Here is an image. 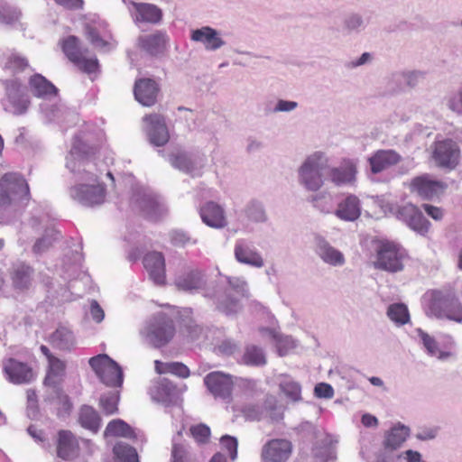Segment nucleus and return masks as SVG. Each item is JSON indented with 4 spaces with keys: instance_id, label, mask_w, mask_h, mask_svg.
I'll use <instances>...</instances> for the list:
<instances>
[{
    "instance_id": "obj_59",
    "label": "nucleus",
    "mask_w": 462,
    "mask_h": 462,
    "mask_svg": "<svg viewBox=\"0 0 462 462\" xmlns=\"http://www.w3.org/2000/svg\"><path fill=\"white\" fill-rule=\"evenodd\" d=\"M171 242L176 245H184L189 242V237L182 232L174 231L171 235Z\"/></svg>"
},
{
    "instance_id": "obj_49",
    "label": "nucleus",
    "mask_w": 462,
    "mask_h": 462,
    "mask_svg": "<svg viewBox=\"0 0 462 462\" xmlns=\"http://www.w3.org/2000/svg\"><path fill=\"white\" fill-rule=\"evenodd\" d=\"M165 367H167L168 373L175 374L179 377L187 378L189 376V368L182 363H178V362L167 363L165 365Z\"/></svg>"
},
{
    "instance_id": "obj_15",
    "label": "nucleus",
    "mask_w": 462,
    "mask_h": 462,
    "mask_svg": "<svg viewBox=\"0 0 462 462\" xmlns=\"http://www.w3.org/2000/svg\"><path fill=\"white\" fill-rule=\"evenodd\" d=\"M398 216L412 229L425 233L429 231L430 222L423 216L421 211L412 204H406L398 209Z\"/></svg>"
},
{
    "instance_id": "obj_35",
    "label": "nucleus",
    "mask_w": 462,
    "mask_h": 462,
    "mask_svg": "<svg viewBox=\"0 0 462 462\" xmlns=\"http://www.w3.org/2000/svg\"><path fill=\"white\" fill-rule=\"evenodd\" d=\"M51 341L60 349H70L74 344L73 333L67 328H59L51 335Z\"/></svg>"
},
{
    "instance_id": "obj_18",
    "label": "nucleus",
    "mask_w": 462,
    "mask_h": 462,
    "mask_svg": "<svg viewBox=\"0 0 462 462\" xmlns=\"http://www.w3.org/2000/svg\"><path fill=\"white\" fill-rule=\"evenodd\" d=\"M159 88L152 79H140L135 81L134 93L136 100L146 106L155 104Z\"/></svg>"
},
{
    "instance_id": "obj_25",
    "label": "nucleus",
    "mask_w": 462,
    "mask_h": 462,
    "mask_svg": "<svg viewBox=\"0 0 462 462\" xmlns=\"http://www.w3.org/2000/svg\"><path fill=\"white\" fill-rule=\"evenodd\" d=\"M236 259L242 263L254 267H263V260L259 253L247 246L243 241H237L235 246Z\"/></svg>"
},
{
    "instance_id": "obj_53",
    "label": "nucleus",
    "mask_w": 462,
    "mask_h": 462,
    "mask_svg": "<svg viewBox=\"0 0 462 462\" xmlns=\"http://www.w3.org/2000/svg\"><path fill=\"white\" fill-rule=\"evenodd\" d=\"M172 462H187V452L180 444H174L171 451Z\"/></svg>"
},
{
    "instance_id": "obj_23",
    "label": "nucleus",
    "mask_w": 462,
    "mask_h": 462,
    "mask_svg": "<svg viewBox=\"0 0 462 462\" xmlns=\"http://www.w3.org/2000/svg\"><path fill=\"white\" fill-rule=\"evenodd\" d=\"M191 40L202 42L207 50L215 51L222 47L225 42L218 36L217 32L208 26L194 30Z\"/></svg>"
},
{
    "instance_id": "obj_42",
    "label": "nucleus",
    "mask_w": 462,
    "mask_h": 462,
    "mask_svg": "<svg viewBox=\"0 0 462 462\" xmlns=\"http://www.w3.org/2000/svg\"><path fill=\"white\" fill-rule=\"evenodd\" d=\"M28 65V60L24 57L12 53L7 57L5 68L9 69L12 73H17L23 71Z\"/></svg>"
},
{
    "instance_id": "obj_22",
    "label": "nucleus",
    "mask_w": 462,
    "mask_h": 462,
    "mask_svg": "<svg viewBox=\"0 0 462 462\" xmlns=\"http://www.w3.org/2000/svg\"><path fill=\"white\" fill-rule=\"evenodd\" d=\"M356 168L350 160H344L341 166L328 169V176L330 180L339 186L352 183L356 180Z\"/></svg>"
},
{
    "instance_id": "obj_12",
    "label": "nucleus",
    "mask_w": 462,
    "mask_h": 462,
    "mask_svg": "<svg viewBox=\"0 0 462 462\" xmlns=\"http://www.w3.org/2000/svg\"><path fill=\"white\" fill-rule=\"evenodd\" d=\"M56 454L63 460H73L79 455V442L76 435L69 430H60L57 432Z\"/></svg>"
},
{
    "instance_id": "obj_60",
    "label": "nucleus",
    "mask_w": 462,
    "mask_h": 462,
    "mask_svg": "<svg viewBox=\"0 0 462 462\" xmlns=\"http://www.w3.org/2000/svg\"><path fill=\"white\" fill-rule=\"evenodd\" d=\"M419 336L420 337L424 346L428 350L429 353H433V340L432 338L424 333L421 329H418Z\"/></svg>"
},
{
    "instance_id": "obj_14",
    "label": "nucleus",
    "mask_w": 462,
    "mask_h": 462,
    "mask_svg": "<svg viewBox=\"0 0 462 462\" xmlns=\"http://www.w3.org/2000/svg\"><path fill=\"white\" fill-rule=\"evenodd\" d=\"M143 266L155 284L164 285L166 282L165 259L160 252H150L143 260Z\"/></svg>"
},
{
    "instance_id": "obj_55",
    "label": "nucleus",
    "mask_w": 462,
    "mask_h": 462,
    "mask_svg": "<svg viewBox=\"0 0 462 462\" xmlns=\"http://www.w3.org/2000/svg\"><path fill=\"white\" fill-rule=\"evenodd\" d=\"M399 459H404L405 462H420L421 456L418 451L411 449L406 450L398 456Z\"/></svg>"
},
{
    "instance_id": "obj_2",
    "label": "nucleus",
    "mask_w": 462,
    "mask_h": 462,
    "mask_svg": "<svg viewBox=\"0 0 462 462\" xmlns=\"http://www.w3.org/2000/svg\"><path fill=\"white\" fill-rule=\"evenodd\" d=\"M60 48L68 60L82 72L91 74L97 72L99 62L96 57L87 58L88 49H82L77 36L69 35L60 42Z\"/></svg>"
},
{
    "instance_id": "obj_9",
    "label": "nucleus",
    "mask_w": 462,
    "mask_h": 462,
    "mask_svg": "<svg viewBox=\"0 0 462 462\" xmlns=\"http://www.w3.org/2000/svg\"><path fill=\"white\" fill-rule=\"evenodd\" d=\"M70 197L83 206L93 207L102 204L106 197V189L103 184H79L70 189Z\"/></svg>"
},
{
    "instance_id": "obj_64",
    "label": "nucleus",
    "mask_w": 462,
    "mask_h": 462,
    "mask_svg": "<svg viewBox=\"0 0 462 462\" xmlns=\"http://www.w3.org/2000/svg\"><path fill=\"white\" fill-rule=\"evenodd\" d=\"M28 433L36 440L43 441L44 433L41 430H37L34 426H30L28 428Z\"/></svg>"
},
{
    "instance_id": "obj_21",
    "label": "nucleus",
    "mask_w": 462,
    "mask_h": 462,
    "mask_svg": "<svg viewBox=\"0 0 462 462\" xmlns=\"http://www.w3.org/2000/svg\"><path fill=\"white\" fill-rule=\"evenodd\" d=\"M132 5L134 8L135 23L156 24L162 20V11L155 5L133 2Z\"/></svg>"
},
{
    "instance_id": "obj_26",
    "label": "nucleus",
    "mask_w": 462,
    "mask_h": 462,
    "mask_svg": "<svg viewBox=\"0 0 462 462\" xmlns=\"http://www.w3.org/2000/svg\"><path fill=\"white\" fill-rule=\"evenodd\" d=\"M32 93L37 97H54L58 94V88L41 74H35L29 79Z\"/></svg>"
},
{
    "instance_id": "obj_17",
    "label": "nucleus",
    "mask_w": 462,
    "mask_h": 462,
    "mask_svg": "<svg viewBox=\"0 0 462 462\" xmlns=\"http://www.w3.org/2000/svg\"><path fill=\"white\" fill-rule=\"evenodd\" d=\"M33 268L25 263H14L10 272V279L14 290L19 291H28L33 282Z\"/></svg>"
},
{
    "instance_id": "obj_27",
    "label": "nucleus",
    "mask_w": 462,
    "mask_h": 462,
    "mask_svg": "<svg viewBox=\"0 0 462 462\" xmlns=\"http://www.w3.org/2000/svg\"><path fill=\"white\" fill-rule=\"evenodd\" d=\"M78 421L82 428L93 433H97L101 426V418L98 412L89 405L80 407Z\"/></svg>"
},
{
    "instance_id": "obj_1",
    "label": "nucleus",
    "mask_w": 462,
    "mask_h": 462,
    "mask_svg": "<svg viewBox=\"0 0 462 462\" xmlns=\"http://www.w3.org/2000/svg\"><path fill=\"white\" fill-rule=\"evenodd\" d=\"M328 159L323 153L310 155L299 170L300 183L309 190L319 189L324 183L323 173L328 172Z\"/></svg>"
},
{
    "instance_id": "obj_34",
    "label": "nucleus",
    "mask_w": 462,
    "mask_h": 462,
    "mask_svg": "<svg viewBox=\"0 0 462 462\" xmlns=\"http://www.w3.org/2000/svg\"><path fill=\"white\" fill-rule=\"evenodd\" d=\"M319 255L325 263L331 265H343L345 263L343 254L328 243L319 245Z\"/></svg>"
},
{
    "instance_id": "obj_13",
    "label": "nucleus",
    "mask_w": 462,
    "mask_h": 462,
    "mask_svg": "<svg viewBox=\"0 0 462 462\" xmlns=\"http://www.w3.org/2000/svg\"><path fill=\"white\" fill-rule=\"evenodd\" d=\"M143 121L148 125L147 134L150 142L156 146H163L169 141L170 134L164 117L158 114L147 115Z\"/></svg>"
},
{
    "instance_id": "obj_16",
    "label": "nucleus",
    "mask_w": 462,
    "mask_h": 462,
    "mask_svg": "<svg viewBox=\"0 0 462 462\" xmlns=\"http://www.w3.org/2000/svg\"><path fill=\"white\" fill-rule=\"evenodd\" d=\"M4 372L8 380L15 384L28 383L33 377L32 368L14 358H9L4 363Z\"/></svg>"
},
{
    "instance_id": "obj_61",
    "label": "nucleus",
    "mask_w": 462,
    "mask_h": 462,
    "mask_svg": "<svg viewBox=\"0 0 462 462\" xmlns=\"http://www.w3.org/2000/svg\"><path fill=\"white\" fill-rule=\"evenodd\" d=\"M297 106V103L293 101L280 100L276 106V111H291Z\"/></svg>"
},
{
    "instance_id": "obj_36",
    "label": "nucleus",
    "mask_w": 462,
    "mask_h": 462,
    "mask_svg": "<svg viewBox=\"0 0 462 462\" xmlns=\"http://www.w3.org/2000/svg\"><path fill=\"white\" fill-rule=\"evenodd\" d=\"M388 318L398 326L407 324L410 321L408 308L403 303H393L388 307Z\"/></svg>"
},
{
    "instance_id": "obj_3",
    "label": "nucleus",
    "mask_w": 462,
    "mask_h": 462,
    "mask_svg": "<svg viewBox=\"0 0 462 462\" xmlns=\"http://www.w3.org/2000/svg\"><path fill=\"white\" fill-rule=\"evenodd\" d=\"M30 198V188L23 176L17 172H7L0 177V207L11 205L14 199Z\"/></svg>"
},
{
    "instance_id": "obj_37",
    "label": "nucleus",
    "mask_w": 462,
    "mask_h": 462,
    "mask_svg": "<svg viewBox=\"0 0 462 462\" xmlns=\"http://www.w3.org/2000/svg\"><path fill=\"white\" fill-rule=\"evenodd\" d=\"M142 209L144 217L152 222L158 221L166 212L162 204L152 199L143 202Z\"/></svg>"
},
{
    "instance_id": "obj_47",
    "label": "nucleus",
    "mask_w": 462,
    "mask_h": 462,
    "mask_svg": "<svg viewBox=\"0 0 462 462\" xmlns=\"http://www.w3.org/2000/svg\"><path fill=\"white\" fill-rule=\"evenodd\" d=\"M222 448L227 452L232 460L237 457V440L231 436H224L220 439Z\"/></svg>"
},
{
    "instance_id": "obj_20",
    "label": "nucleus",
    "mask_w": 462,
    "mask_h": 462,
    "mask_svg": "<svg viewBox=\"0 0 462 462\" xmlns=\"http://www.w3.org/2000/svg\"><path fill=\"white\" fill-rule=\"evenodd\" d=\"M401 155L394 150H378L370 158L373 173H379L401 162Z\"/></svg>"
},
{
    "instance_id": "obj_56",
    "label": "nucleus",
    "mask_w": 462,
    "mask_h": 462,
    "mask_svg": "<svg viewBox=\"0 0 462 462\" xmlns=\"http://www.w3.org/2000/svg\"><path fill=\"white\" fill-rule=\"evenodd\" d=\"M218 308L223 312L229 314L237 310L238 302L236 300L227 299L226 301H222Z\"/></svg>"
},
{
    "instance_id": "obj_63",
    "label": "nucleus",
    "mask_w": 462,
    "mask_h": 462,
    "mask_svg": "<svg viewBox=\"0 0 462 462\" xmlns=\"http://www.w3.org/2000/svg\"><path fill=\"white\" fill-rule=\"evenodd\" d=\"M26 397H27V402L28 405L32 408H34L37 406L38 399L37 394L34 390L29 389L26 392Z\"/></svg>"
},
{
    "instance_id": "obj_46",
    "label": "nucleus",
    "mask_w": 462,
    "mask_h": 462,
    "mask_svg": "<svg viewBox=\"0 0 462 462\" xmlns=\"http://www.w3.org/2000/svg\"><path fill=\"white\" fill-rule=\"evenodd\" d=\"M190 434L199 443H207L210 437V429L205 424L194 425L190 428Z\"/></svg>"
},
{
    "instance_id": "obj_8",
    "label": "nucleus",
    "mask_w": 462,
    "mask_h": 462,
    "mask_svg": "<svg viewBox=\"0 0 462 462\" xmlns=\"http://www.w3.org/2000/svg\"><path fill=\"white\" fill-rule=\"evenodd\" d=\"M174 331L172 320L164 315H160L148 326L146 337L151 344L160 347L173 337Z\"/></svg>"
},
{
    "instance_id": "obj_4",
    "label": "nucleus",
    "mask_w": 462,
    "mask_h": 462,
    "mask_svg": "<svg viewBox=\"0 0 462 462\" xmlns=\"http://www.w3.org/2000/svg\"><path fill=\"white\" fill-rule=\"evenodd\" d=\"M88 364L101 382L106 385L116 387L122 384V369L107 355L100 354L93 356L89 359Z\"/></svg>"
},
{
    "instance_id": "obj_51",
    "label": "nucleus",
    "mask_w": 462,
    "mask_h": 462,
    "mask_svg": "<svg viewBox=\"0 0 462 462\" xmlns=\"http://www.w3.org/2000/svg\"><path fill=\"white\" fill-rule=\"evenodd\" d=\"M97 149L94 147H87L80 140H75L72 149L70 151L71 155H90L95 154Z\"/></svg>"
},
{
    "instance_id": "obj_62",
    "label": "nucleus",
    "mask_w": 462,
    "mask_h": 462,
    "mask_svg": "<svg viewBox=\"0 0 462 462\" xmlns=\"http://www.w3.org/2000/svg\"><path fill=\"white\" fill-rule=\"evenodd\" d=\"M361 420L365 427H374L377 426L378 424V420L376 419V417L371 414L363 415Z\"/></svg>"
},
{
    "instance_id": "obj_39",
    "label": "nucleus",
    "mask_w": 462,
    "mask_h": 462,
    "mask_svg": "<svg viewBox=\"0 0 462 462\" xmlns=\"http://www.w3.org/2000/svg\"><path fill=\"white\" fill-rule=\"evenodd\" d=\"M243 362L247 365H263L266 364V358L260 347L251 346L246 347L243 356Z\"/></svg>"
},
{
    "instance_id": "obj_7",
    "label": "nucleus",
    "mask_w": 462,
    "mask_h": 462,
    "mask_svg": "<svg viewBox=\"0 0 462 462\" xmlns=\"http://www.w3.org/2000/svg\"><path fill=\"white\" fill-rule=\"evenodd\" d=\"M293 454L292 442L285 438L267 440L261 448L262 462H289Z\"/></svg>"
},
{
    "instance_id": "obj_29",
    "label": "nucleus",
    "mask_w": 462,
    "mask_h": 462,
    "mask_svg": "<svg viewBox=\"0 0 462 462\" xmlns=\"http://www.w3.org/2000/svg\"><path fill=\"white\" fill-rule=\"evenodd\" d=\"M410 190L423 200L433 197V180L429 175L413 178L410 183Z\"/></svg>"
},
{
    "instance_id": "obj_5",
    "label": "nucleus",
    "mask_w": 462,
    "mask_h": 462,
    "mask_svg": "<svg viewBox=\"0 0 462 462\" xmlns=\"http://www.w3.org/2000/svg\"><path fill=\"white\" fill-rule=\"evenodd\" d=\"M435 317L462 322V303L451 289L435 291Z\"/></svg>"
},
{
    "instance_id": "obj_50",
    "label": "nucleus",
    "mask_w": 462,
    "mask_h": 462,
    "mask_svg": "<svg viewBox=\"0 0 462 462\" xmlns=\"http://www.w3.org/2000/svg\"><path fill=\"white\" fill-rule=\"evenodd\" d=\"M242 413L247 420L258 421L261 420L262 411L259 406L249 404L242 409Z\"/></svg>"
},
{
    "instance_id": "obj_44",
    "label": "nucleus",
    "mask_w": 462,
    "mask_h": 462,
    "mask_svg": "<svg viewBox=\"0 0 462 462\" xmlns=\"http://www.w3.org/2000/svg\"><path fill=\"white\" fill-rule=\"evenodd\" d=\"M442 104L452 112L462 115V83L457 94L446 96L442 100Z\"/></svg>"
},
{
    "instance_id": "obj_38",
    "label": "nucleus",
    "mask_w": 462,
    "mask_h": 462,
    "mask_svg": "<svg viewBox=\"0 0 462 462\" xmlns=\"http://www.w3.org/2000/svg\"><path fill=\"white\" fill-rule=\"evenodd\" d=\"M113 451L116 462H139L135 448L129 445L117 443L114 447Z\"/></svg>"
},
{
    "instance_id": "obj_48",
    "label": "nucleus",
    "mask_w": 462,
    "mask_h": 462,
    "mask_svg": "<svg viewBox=\"0 0 462 462\" xmlns=\"http://www.w3.org/2000/svg\"><path fill=\"white\" fill-rule=\"evenodd\" d=\"M281 388L284 394L293 401L300 398V386L295 382H285L281 384Z\"/></svg>"
},
{
    "instance_id": "obj_52",
    "label": "nucleus",
    "mask_w": 462,
    "mask_h": 462,
    "mask_svg": "<svg viewBox=\"0 0 462 462\" xmlns=\"http://www.w3.org/2000/svg\"><path fill=\"white\" fill-rule=\"evenodd\" d=\"M315 395L319 398L330 399L334 396L333 387L327 383H319L314 388Z\"/></svg>"
},
{
    "instance_id": "obj_32",
    "label": "nucleus",
    "mask_w": 462,
    "mask_h": 462,
    "mask_svg": "<svg viewBox=\"0 0 462 462\" xmlns=\"http://www.w3.org/2000/svg\"><path fill=\"white\" fill-rule=\"evenodd\" d=\"M410 433L409 428L402 425L393 427L385 436L384 448L394 450L402 446Z\"/></svg>"
},
{
    "instance_id": "obj_11",
    "label": "nucleus",
    "mask_w": 462,
    "mask_h": 462,
    "mask_svg": "<svg viewBox=\"0 0 462 462\" xmlns=\"http://www.w3.org/2000/svg\"><path fill=\"white\" fill-rule=\"evenodd\" d=\"M459 148L451 139L435 142V162L441 168L452 170L459 160Z\"/></svg>"
},
{
    "instance_id": "obj_24",
    "label": "nucleus",
    "mask_w": 462,
    "mask_h": 462,
    "mask_svg": "<svg viewBox=\"0 0 462 462\" xmlns=\"http://www.w3.org/2000/svg\"><path fill=\"white\" fill-rule=\"evenodd\" d=\"M336 216L345 221H355L361 215L360 200L355 195L347 196L335 212Z\"/></svg>"
},
{
    "instance_id": "obj_33",
    "label": "nucleus",
    "mask_w": 462,
    "mask_h": 462,
    "mask_svg": "<svg viewBox=\"0 0 462 462\" xmlns=\"http://www.w3.org/2000/svg\"><path fill=\"white\" fill-rule=\"evenodd\" d=\"M119 401L120 394L118 392L104 393L99 398L98 406L104 415L111 416L118 412Z\"/></svg>"
},
{
    "instance_id": "obj_58",
    "label": "nucleus",
    "mask_w": 462,
    "mask_h": 462,
    "mask_svg": "<svg viewBox=\"0 0 462 462\" xmlns=\"http://www.w3.org/2000/svg\"><path fill=\"white\" fill-rule=\"evenodd\" d=\"M91 316L97 322H101L104 319V311L97 301H93L90 307Z\"/></svg>"
},
{
    "instance_id": "obj_30",
    "label": "nucleus",
    "mask_w": 462,
    "mask_h": 462,
    "mask_svg": "<svg viewBox=\"0 0 462 462\" xmlns=\"http://www.w3.org/2000/svg\"><path fill=\"white\" fill-rule=\"evenodd\" d=\"M203 274L199 270H190L180 276L176 282V286L182 291H197L204 286Z\"/></svg>"
},
{
    "instance_id": "obj_31",
    "label": "nucleus",
    "mask_w": 462,
    "mask_h": 462,
    "mask_svg": "<svg viewBox=\"0 0 462 462\" xmlns=\"http://www.w3.org/2000/svg\"><path fill=\"white\" fill-rule=\"evenodd\" d=\"M104 437H123L135 438L134 430L129 424L120 419L112 420L108 422L104 431Z\"/></svg>"
},
{
    "instance_id": "obj_41",
    "label": "nucleus",
    "mask_w": 462,
    "mask_h": 462,
    "mask_svg": "<svg viewBox=\"0 0 462 462\" xmlns=\"http://www.w3.org/2000/svg\"><path fill=\"white\" fill-rule=\"evenodd\" d=\"M170 162L174 168L186 172H190L194 168L191 159L182 152L171 155Z\"/></svg>"
},
{
    "instance_id": "obj_6",
    "label": "nucleus",
    "mask_w": 462,
    "mask_h": 462,
    "mask_svg": "<svg viewBox=\"0 0 462 462\" xmlns=\"http://www.w3.org/2000/svg\"><path fill=\"white\" fill-rule=\"evenodd\" d=\"M403 254L400 247L393 242H381L376 249V261L374 266L376 269L390 273L402 271Z\"/></svg>"
},
{
    "instance_id": "obj_45",
    "label": "nucleus",
    "mask_w": 462,
    "mask_h": 462,
    "mask_svg": "<svg viewBox=\"0 0 462 462\" xmlns=\"http://www.w3.org/2000/svg\"><path fill=\"white\" fill-rule=\"evenodd\" d=\"M21 17V12L11 6H2L0 8V22L5 24H14Z\"/></svg>"
},
{
    "instance_id": "obj_40",
    "label": "nucleus",
    "mask_w": 462,
    "mask_h": 462,
    "mask_svg": "<svg viewBox=\"0 0 462 462\" xmlns=\"http://www.w3.org/2000/svg\"><path fill=\"white\" fill-rule=\"evenodd\" d=\"M48 362L49 369L45 378V383H54V378L61 377L64 374L66 365L62 360L57 358L56 356L51 357V359Z\"/></svg>"
},
{
    "instance_id": "obj_57",
    "label": "nucleus",
    "mask_w": 462,
    "mask_h": 462,
    "mask_svg": "<svg viewBox=\"0 0 462 462\" xmlns=\"http://www.w3.org/2000/svg\"><path fill=\"white\" fill-rule=\"evenodd\" d=\"M292 347V342L289 337H279L277 338V349L280 356H285L288 348Z\"/></svg>"
},
{
    "instance_id": "obj_19",
    "label": "nucleus",
    "mask_w": 462,
    "mask_h": 462,
    "mask_svg": "<svg viewBox=\"0 0 462 462\" xmlns=\"http://www.w3.org/2000/svg\"><path fill=\"white\" fill-rule=\"evenodd\" d=\"M202 221L208 226L222 228L226 226V218L223 208L214 201L206 202L199 210Z\"/></svg>"
},
{
    "instance_id": "obj_28",
    "label": "nucleus",
    "mask_w": 462,
    "mask_h": 462,
    "mask_svg": "<svg viewBox=\"0 0 462 462\" xmlns=\"http://www.w3.org/2000/svg\"><path fill=\"white\" fill-rule=\"evenodd\" d=\"M166 42V34L162 32L145 35L139 40L140 47L152 55L162 52L165 49Z\"/></svg>"
},
{
    "instance_id": "obj_43",
    "label": "nucleus",
    "mask_w": 462,
    "mask_h": 462,
    "mask_svg": "<svg viewBox=\"0 0 462 462\" xmlns=\"http://www.w3.org/2000/svg\"><path fill=\"white\" fill-rule=\"evenodd\" d=\"M86 36L91 44L100 49H107L111 46L109 41L103 39L99 35L98 29L93 25L86 26Z\"/></svg>"
},
{
    "instance_id": "obj_10",
    "label": "nucleus",
    "mask_w": 462,
    "mask_h": 462,
    "mask_svg": "<svg viewBox=\"0 0 462 462\" xmlns=\"http://www.w3.org/2000/svg\"><path fill=\"white\" fill-rule=\"evenodd\" d=\"M204 383L215 398L230 401L234 388L232 376L222 372H211L204 378Z\"/></svg>"
},
{
    "instance_id": "obj_54",
    "label": "nucleus",
    "mask_w": 462,
    "mask_h": 462,
    "mask_svg": "<svg viewBox=\"0 0 462 462\" xmlns=\"http://www.w3.org/2000/svg\"><path fill=\"white\" fill-rule=\"evenodd\" d=\"M58 5L68 10L82 9L84 5L83 0H53Z\"/></svg>"
}]
</instances>
